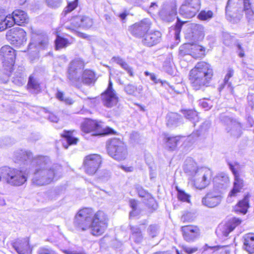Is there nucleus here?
Here are the masks:
<instances>
[{"mask_svg": "<svg viewBox=\"0 0 254 254\" xmlns=\"http://www.w3.org/2000/svg\"><path fill=\"white\" fill-rule=\"evenodd\" d=\"M159 83H161V85L165 87L166 89H168L170 88L172 91H174L175 92L180 93V91L175 89V87L174 85H170L168 82L165 80H160Z\"/></svg>", "mask_w": 254, "mask_h": 254, "instance_id": "obj_62", "label": "nucleus"}, {"mask_svg": "<svg viewBox=\"0 0 254 254\" xmlns=\"http://www.w3.org/2000/svg\"><path fill=\"white\" fill-rule=\"evenodd\" d=\"M112 60L119 64L123 69H124L129 76L133 77L134 72L132 68L123 59L120 57H114Z\"/></svg>", "mask_w": 254, "mask_h": 254, "instance_id": "obj_39", "label": "nucleus"}, {"mask_svg": "<svg viewBox=\"0 0 254 254\" xmlns=\"http://www.w3.org/2000/svg\"><path fill=\"white\" fill-rule=\"evenodd\" d=\"M80 21L79 26L84 29H89L93 25V22L92 19L88 16H82L78 18Z\"/></svg>", "mask_w": 254, "mask_h": 254, "instance_id": "obj_43", "label": "nucleus"}, {"mask_svg": "<svg viewBox=\"0 0 254 254\" xmlns=\"http://www.w3.org/2000/svg\"><path fill=\"white\" fill-rule=\"evenodd\" d=\"M190 46L188 44H185L180 46L179 50V57L183 58L186 55H190Z\"/></svg>", "mask_w": 254, "mask_h": 254, "instance_id": "obj_46", "label": "nucleus"}, {"mask_svg": "<svg viewBox=\"0 0 254 254\" xmlns=\"http://www.w3.org/2000/svg\"><path fill=\"white\" fill-rule=\"evenodd\" d=\"M68 41L67 39L64 38L61 36L58 35L55 40L56 48L59 49L64 48L68 45Z\"/></svg>", "mask_w": 254, "mask_h": 254, "instance_id": "obj_45", "label": "nucleus"}, {"mask_svg": "<svg viewBox=\"0 0 254 254\" xmlns=\"http://www.w3.org/2000/svg\"><path fill=\"white\" fill-rule=\"evenodd\" d=\"M125 90L128 94L134 95L136 92L137 88L134 85L129 84L125 87Z\"/></svg>", "mask_w": 254, "mask_h": 254, "instance_id": "obj_58", "label": "nucleus"}, {"mask_svg": "<svg viewBox=\"0 0 254 254\" xmlns=\"http://www.w3.org/2000/svg\"><path fill=\"white\" fill-rule=\"evenodd\" d=\"M15 156L18 160L22 162L27 161L33 158L32 152L23 150L17 151L15 152Z\"/></svg>", "mask_w": 254, "mask_h": 254, "instance_id": "obj_41", "label": "nucleus"}, {"mask_svg": "<svg viewBox=\"0 0 254 254\" xmlns=\"http://www.w3.org/2000/svg\"><path fill=\"white\" fill-rule=\"evenodd\" d=\"M186 21H181L179 18L177 17V21L175 27V37L176 40L180 38V33L181 32L183 25L186 23Z\"/></svg>", "mask_w": 254, "mask_h": 254, "instance_id": "obj_52", "label": "nucleus"}, {"mask_svg": "<svg viewBox=\"0 0 254 254\" xmlns=\"http://www.w3.org/2000/svg\"><path fill=\"white\" fill-rule=\"evenodd\" d=\"M94 214L93 209L90 208L80 210L74 217V226L78 230H87L89 228Z\"/></svg>", "mask_w": 254, "mask_h": 254, "instance_id": "obj_9", "label": "nucleus"}, {"mask_svg": "<svg viewBox=\"0 0 254 254\" xmlns=\"http://www.w3.org/2000/svg\"><path fill=\"white\" fill-rule=\"evenodd\" d=\"M43 110L45 113L49 114L48 119L52 122L57 123L59 121V118L52 113L50 112L47 109L43 108Z\"/></svg>", "mask_w": 254, "mask_h": 254, "instance_id": "obj_61", "label": "nucleus"}, {"mask_svg": "<svg viewBox=\"0 0 254 254\" xmlns=\"http://www.w3.org/2000/svg\"><path fill=\"white\" fill-rule=\"evenodd\" d=\"M180 140L179 136H169L166 138V145L170 150L175 149Z\"/></svg>", "mask_w": 254, "mask_h": 254, "instance_id": "obj_42", "label": "nucleus"}, {"mask_svg": "<svg viewBox=\"0 0 254 254\" xmlns=\"http://www.w3.org/2000/svg\"><path fill=\"white\" fill-rule=\"evenodd\" d=\"M213 182V189L223 192L228 187L230 181L227 174L220 173L214 178Z\"/></svg>", "mask_w": 254, "mask_h": 254, "instance_id": "obj_22", "label": "nucleus"}, {"mask_svg": "<svg viewBox=\"0 0 254 254\" xmlns=\"http://www.w3.org/2000/svg\"><path fill=\"white\" fill-rule=\"evenodd\" d=\"M181 248L184 252L187 254H192L198 250L196 247H191L187 245L181 246Z\"/></svg>", "mask_w": 254, "mask_h": 254, "instance_id": "obj_57", "label": "nucleus"}, {"mask_svg": "<svg viewBox=\"0 0 254 254\" xmlns=\"http://www.w3.org/2000/svg\"><path fill=\"white\" fill-rule=\"evenodd\" d=\"M82 130L87 133H91L92 136H102L105 134H114L116 131L112 128L107 127L104 130L96 120L87 119L81 126Z\"/></svg>", "mask_w": 254, "mask_h": 254, "instance_id": "obj_7", "label": "nucleus"}, {"mask_svg": "<svg viewBox=\"0 0 254 254\" xmlns=\"http://www.w3.org/2000/svg\"><path fill=\"white\" fill-rule=\"evenodd\" d=\"M6 39L11 44L19 46L26 41V33L19 27L13 28L8 30L6 34Z\"/></svg>", "mask_w": 254, "mask_h": 254, "instance_id": "obj_14", "label": "nucleus"}, {"mask_svg": "<svg viewBox=\"0 0 254 254\" xmlns=\"http://www.w3.org/2000/svg\"><path fill=\"white\" fill-rule=\"evenodd\" d=\"M241 220L238 218H233L225 225L220 226L216 230V233H221L222 235L226 237L229 234L241 223Z\"/></svg>", "mask_w": 254, "mask_h": 254, "instance_id": "obj_21", "label": "nucleus"}, {"mask_svg": "<svg viewBox=\"0 0 254 254\" xmlns=\"http://www.w3.org/2000/svg\"><path fill=\"white\" fill-rule=\"evenodd\" d=\"M79 0H74L67 2V6L64 8V12L65 14L75 9L78 6Z\"/></svg>", "mask_w": 254, "mask_h": 254, "instance_id": "obj_48", "label": "nucleus"}, {"mask_svg": "<svg viewBox=\"0 0 254 254\" xmlns=\"http://www.w3.org/2000/svg\"><path fill=\"white\" fill-rule=\"evenodd\" d=\"M85 65L84 61L81 58H77L72 60L69 64L67 71V78L73 86L79 82Z\"/></svg>", "mask_w": 254, "mask_h": 254, "instance_id": "obj_6", "label": "nucleus"}, {"mask_svg": "<svg viewBox=\"0 0 254 254\" xmlns=\"http://www.w3.org/2000/svg\"><path fill=\"white\" fill-rule=\"evenodd\" d=\"M8 16L0 14V31H3L8 27H11L12 22L7 21Z\"/></svg>", "mask_w": 254, "mask_h": 254, "instance_id": "obj_44", "label": "nucleus"}, {"mask_svg": "<svg viewBox=\"0 0 254 254\" xmlns=\"http://www.w3.org/2000/svg\"><path fill=\"white\" fill-rule=\"evenodd\" d=\"M129 205L132 208V211L129 213L130 217H134L138 215L139 212L137 210V201L134 199L129 200Z\"/></svg>", "mask_w": 254, "mask_h": 254, "instance_id": "obj_53", "label": "nucleus"}, {"mask_svg": "<svg viewBox=\"0 0 254 254\" xmlns=\"http://www.w3.org/2000/svg\"><path fill=\"white\" fill-rule=\"evenodd\" d=\"M244 186L243 180L240 178L239 175H235L234 176L233 187L230 191L229 196L230 197L235 196L238 192L241 191Z\"/></svg>", "mask_w": 254, "mask_h": 254, "instance_id": "obj_32", "label": "nucleus"}, {"mask_svg": "<svg viewBox=\"0 0 254 254\" xmlns=\"http://www.w3.org/2000/svg\"><path fill=\"white\" fill-rule=\"evenodd\" d=\"M28 85L30 88L34 89L36 92V93H38L40 90L39 84L32 76H30L29 77Z\"/></svg>", "mask_w": 254, "mask_h": 254, "instance_id": "obj_51", "label": "nucleus"}, {"mask_svg": "<svg viewBox=\"0 0 254 254\" xmlns=\"http://www.w3.org/2000/svg\"><path fill=\"white\" fill-rule=\"evenodd\" d=\"M150 25L149 19H144L132 26L130 28L131 33L136 37H143L150 28Z\"/></svg>", "mask_w": 254, "mask_h": 254, "instance_id": "obj_19", "label": "nucleus"}, {"mask_svg": "<svg viewBox=\"0 0 254 254\" xmlns=\"http://www.w3.org/2000/svg\"><path fill=\"white\" fill-rule=\"evenodd\" d=\"M102 162L101 156L97 154L86 156L83 165L85 172L89 175H93L97 171Z\"/></svg>", "mask_w": 254, "mask_h": 254, "instance_id": "obj_12", "label": "nucleus"}, {"mask_svg": "<svg viewBox=\"0 0 254 254\" xmlns=\"http://www.w3.org/2000/svg\"><path fill=\"white\" fill-rule=\"evenodd\" d=\"M108 218L106 214L102 211L95 213L91 222L89 228L91 233L95 236L103 234L108 226Z\"/></svg>", "mask_w": 254, "mask_h": 254, "instance_id": "obj_8", "label": "nucleus"}, {"mask_svg": "<svg viewBox=\"0 0 254 254\" xmlns=\"http://www.w3.org/2000/svg\"><path fill=\"white\" fill-rule=\"evenodd\" d=\"M177 192H178V198L179 200L190 202V195L188 193H187L185 191L183 190L179 189L178 187L176 188Z\"/></svg>", "mask_w": 254, "mask_h": 254, "instance_id": "obj_47", "label": "nucleus"}, {"mask_svg": "<svg viewBox=\"0 0 254 254\" xmlns=\"http://www.w3.org/2000/svg\"><path fill=\"white\" fill-rule=\"evenodd\" d=\"M37 254H57L55 251L47 248H41L37 251Z\"/></svg>", "mask_w": 254, "mask_h": 254, "instance_id": "obj_60", "label": "nucleus"}, {"mask_svg": "<svg viewBox=\"0 0 254 254\" xmlns=\"http://www.w3.org/2000/svg\"><path fill=\"white\" fill-rule=\"evenodd\" d=\"M147 232L150 237L154 238L156 237L158 234V227L156 225H151L147 229Z\"/></svg>", "mask_w": 254, "mask_h": 254, "instance_id": "obj_55", "label": "nucleus"}, {"mask_svg": "<svg viewBox=\"0 0 254 254\" xmlns=\"http://www.w3.org/2000/svg\"><path fill=\"white\" fill-rule=\"evenodd\" d=\"M8 17L7 21L8 22H12L11 26H12L14 24H16L18 25H22L28 21V17L26 13L19 9L15 10L12 12V15H9Z\"/></svg>", "mask_w": 254, "mask_h": 254, "instance_id": "obj_23", "label": "nucleus"}, {"mask_svg": "<svg viewBox=\"0 0 254 254\" xmlns=\"http://www.w3.org/2000/svg\"><path fill=\"white\" fill-rule=\"evenodd\" d=\"M167 125L169 127L177 126L182 121L181 116L177 113H170L166 117Z\"/></svg>", "mask_w": 254, "mask_h": 254, "instance_id": "obj_36", "label": "nucleus"}, {"mask_svg": "<svg viewBox=\"0 0 254 254\" xmlns=\"http://www.w3.org/2000/svg\"><path fill=\"white\" fill-rule=\"evenodd\" d=\"M48 5L53 8L59 7L62 2V0H45Z\"/></svg>", "mask_w": 254, "mask_h": 254, "instance_id": "obj_59", "label": "nucleus"}, {"mask_svg": "<svg viewBox=\"0 0 254 254\" xmlns=\"http://www.w3.org/2000/svg\"><path fill=\"white\" fill-rule=\"evenodd\" d=\"M15 51L10 46L5 45L0 49V59L5 69L11 72L15 59Z\"/></svg>", "mask_w": 254, "mask_h": 254, "instance_id": "obj_13", "label": "nucleus"}, {"mask_svg": "<svg viewBox=\"0 0 254 254\" xmlns=\"http://www.w3.org/2000/svg\"><path fill=\"white\" fill-rule=\"evenodd\" d=\"M32 163L35 165L32 182L37 186L50 184L60 176L62 172V166L58 164H52L50 158L46 156L35 157Z\"/></svg>", "mask_w": 254, "mask_h": 254, "instance_id": "obj_1", "label": "nucleus"}, {"mask_svg": "<svg viewBox=\"0 0 254 254\" xmlns=\"http://www.w3.org/2000/svg\"><path fill=\"white\" fill-rule=\"evenodd\" d=\"M48 37L46 34L35 35L32 37V42L29 45L30 49L35 48L37 49H44L48 45Z\"/></svg>", "mask_w": 254, "mask_h": 254, "instance_id": "obj_25", "label": "nucleus"}, {"mask_svg": "<svg viewBox=\"0 0 254 254\" xmlns=\"http://www.w3.org/2000/svg\"><path fill=\"white\" fill-rule=\"evenodd\" d=\"M199 105L205 111L209 110L212 107L211 101L205 99L199 100Z\"/></svg>", "mask_w": 254, "mask_h": 254, "instance_id": "obj_56", "label": "nucleus"}, {"mask_svg": "<svg viewBox=\"0 0 254 254\" xmlns=\"http://www.w3.org/2000/svg\"><path fill=\"white\" fill-rule=\"evenodd\" d=\"M244 248L249 253L254 254V234L249 233L243 237Z\"/></svg>", "mask_w": 254, "mask_h": 254, "instance_id": "obj_31", "label": "nucleus"}, {"mask_svg": "<svg viewBox=\"0 0 254 254\" xmlns=\"http://www.w3.org/2000/svg\"><path fill=\"white\" fill-rule=\"evenodd\" d=\"M234 74V70L233 68L229 67L226 70V73L224 77L223 82L219 87V91H221L224 88H226L228 91L231 93L233 92V87L232 83L229 81L230 78L232 77Z\"/></svg>", "mask_w": 254, "mask_h": 254, "instance_id": "obj_27", "label": "nucleus"}, {"mask_svg": "<svg viewBox=\"0 0 254 254\" xmlns=\"http://www.w3.org/2000/svg\"><path fill=\"white\" fill-rule=\"evenodd\" d=\"M213 16V12L211 10H202L198 14L197 17L201 20H209Z\"/></svg>", "mask_w": 254, "mask_h": 254, "instance_id": "obj_49", "label": "nucleus"}, {"mask_svg": "<svg viewBox=\"0 0 254 254\" xmlns=\"http://www.w3.org/2000/svg\"><path fill=\"white\" fill-rule=\"evenodd\" d=\"M212 176V172L210 169L199 168L193 178L194 186L199 190L205 188L210 183Z\"/></svg>", "mask_w": 254, "mask_h": 254, "instance_id": "obj_11", "label": "nucleus"}, {"mask_svg": "<svg viewBox=\"0 0 254 254\" xmlns=\"http://www.w3.org/2000/svg\"><path fill=\"white\" fill-rule=\"evenodd\" d=\"M225 11L230 21L238 17L237 12L243 11L249 21L254 20V0H228Z\"/></svg>", "mask_w": 254, "mask_h": 254, "instance_id": "obj_3", "label": "nucleus"}, {"mask_svg": "<svg viewBox=\"0 0 254 254\" xmlns=\"http://www.w3.org/2000/svg\"><path fill=\"white\" fill-rule=\"evenodd\" d=\"M161 33L158 31L146 33L143 37L142 42L143 45L151 47L157 44L161 41Z\"/></svg>", "mask_w": 254, "mask_h": 254, "instance_id": "obj_24", "label": "nucleus"}, {"mask_svg": "<svg viewBox=\"0 0 254 254\" xmlns=\"http://www.w3.org/2000/svg\"><path fill=\"white\" fill-rule=\"evenodd\" d=\"M129 229L130 231V239L136 244L141 243L143 239L141 228L138 225H129Z\"/></svg>", "mask_w": 254, "mask_h": 254, "instance_id": "obj_28", "label": "nucleus"}, {"mask_svg": "<svg viewBox=\"0 0 254 254\" xmlns=\"http://www.w3.org/2000/svg\"><path fill=\"white\" fill-rule=\"evenodd\" d=\"M102 99L103 104L108 108L116 105L118 102V97L113 89V84L110 80L106 90L102 94Z\"/></svg>", "mask_w": 254, "mask_h": 254, "instance_id": "obj_16", "label": "nucleus"}, {"mask_svg": "<svg viewBox=\"0 0 254 254\" xmlns=\"http://www.w3.org/2000/svg\"><path fill=\"white\" fill-rule=\"evenodd\" d=\"M13 247L19 254H28L29 246L27 239L16 240L13 243Z\"/></svg>", "mask_w": 254, "mask_h": 254, "instance_id": "obj_29", "label": "nucleus"}, {"mask_svg": "<svg viewBox=\"0 0 254 254\" xmlns=\"http://www.w3.org/2000/svg\"><path fill=\"white\" fill-rule=\"evenodd\" d=\"M210 126V122L208 121H206L200 125L199 129L197 130H196V132H193L192 133L191 135L193 137H205V135L207 134Z\"/></svg>", "mask_w": 254, "mask_h": 254, "instance_id": "obj_37", "label": "nucleus"}, {"mask_svg": "<svg viewBox=\"0 0 254 254\" xmlns=\"http://www.w3.org/2000/svg\"><path fill=\"white\" fill-rule=\"evenodd\" d=\"M108 154L116 160H125L127 155V148L124 142L117 138L108 140L106 142Z\"/></svg>", "mask_w": 254, "mask_h": 254, "instance_id": "obj_5", "label": "nucleus"}, {"mask_svg": "<svg viewBox=\"0 0 254 254\" xmlns=\"http://www.w3.org/2000/svg\"><path fill=\"white\" fill-rule=\"evenodd\" d=\"M182 112L186 119L192 122L193 126H195V123L198 121V116L197 113L192 110H184Z\"/></svg>", "mask_w": 254, "mask_h": 254, "instance_id": "obj_40", "label": "nucleus"}, {"mask_svg": "<svg viewBox=\"0 0 254 254\" xmlns=\"http://www.w3.org/2000/svg\"><path fill=\"white\" fill-rule=\"evenodd\" d=\"M192 37L194 40H199L204 37V27L202 25L192 24L191 26Z\"/></svg>", "mask_w": 254, "mask_h": 254, "instance_id": "obj_35", "label": "nucleus"}, {"mask_svg": "<svg viewBox=\"0 0 254 254\" xmlns=\"http://www.w3.org/2000/svg\"><path fill=\"white\" fill-rule=\"evenodd\" d=\"M213 75L211 66L204 62L198 63L190 72V80L194 90L203 89L209 86Z\"/></svg>", "mask_w": 254, "mask_h": 254, "instance_id": "obj_2", "label": "nucleus"}, {"mask_svg": "<svg viewBox=\"0 0 254 254\" xmlns=\"http://www.w3.org/2000/svg\"><path fill=\"white\" fill-rule=\"evenodd\" d=\"M144 74L146 76H149L150 79L155 84L159 83L161 79H158L155 74L153 73L149 72L147 71L144 72Z\"/></svg>", "mask_w": 254, "mask_h": 254, "instance_id": "obj_63", "label": "nucleus"}, {"mask_svg": "<svg viewBox=\"0 0 254 254\" xmlns=\"http://www.w3.org/2000/svg\"><path fill=\"white\" fill-rule=\"evenodd\" d=\"M250 195L247 194L243 199L240 200L234 207L235 211L239 214H245L249 207V198Z\"/></svg>", "mask_w": 254, "mask_h": 254, "instance_id": "obj_30", "label": "nucleus"}, {"mask_svg": "<svg viewBox=\"0 0 254 254\" xmlns=\"http://www.w3.org/2000/svg\"><path fill=\"white\" fill-rule=\"evenodd\" d=\"M197 168L196 163L191 159H188L186 160L184 167V172L190 176L193 177L197 173Z\"/></svg>", "mask_w": 254, "mask_h": 254, "instance_id": "obj_33", "label": "nucleus"}, {"mask_svg": "<svg viewBox=\"0 0 254 254\" xmlns=\"http://www.w3.org/2000/svg\"><path fill=\"white\" fill-rule=\"evenodd\" d=\"M63 137L66 140V143H63L64 147L67 149L68 145L76 144L78 141V139L72 135V131L69 130H64L62 134Z\"/></svg>", "mask_w": 254, "mask_h": 254, "instance_id": "obj_38", "label": "nucleus"}, {"mask_svg": "<svg viewBox=\"0 0 254 254\" xmlns=\"http://www.w3.org/2000/svg\"><path fill=\"white\" fill-rule=\"evenodd\" d=\"M17 79L14 78L13 82L18 85L22 84L23 80L24 79V74L22 73H20L19 76H17Z\"/></svg>", "mask_w": 254, "mask_h": 254, "instance_id": "obj_64", "label": "nucleus"}, {"mask_svg": "<svg viewBox=\"0 0 254 254\" xmlns=\"http://www.w3.org/2000/svg\"><path fill=\"white\" fill-rule=\"evenodd\" d=\"M182 4L192 7V8L197 9V10H199L200 8V0H185Z\"/></svg>", "mask_w": 254, "mask_h": 254, "instance_id": "obj_50", "label": "nucleus"}, {"mask_svg": "<svg viewBox=\"0 0 254 254\" xmlns=\"http://www.w3.org/2000/svg\"><path fill=\"white\" fill-rule=\"evenodd\" d=\"M96 79L97 78L94 71L89 69H85L79 77V82L74 84V86L76 88H80L82 86V84L88 86L93 85Z\"/></svg>", "mask_w": 254, "mask_h": 254, "instance_id": "obj_20", "label": "nucleus"}, {"mask_svg": "<svg viewBox=\"0 0 254 254\" xmlns=\"http://www.w3.org/2000/svg\"><path fill=\"white\" fill-rule=\"evenodd\" d=\"M111 177V173L110 171L104 169L100 171L99 175V178L102 181L105 182L108 181Z\"/></svg>", "mask_w": 254, "mask_h": 254, "instance_id": "obj_54", "label": "nucleus"}, {"mask_svg": "<svg viewBox=\"0 0 254 254\" xmlns=\"http://www.w3.org/2000/svg\"><path fill=\"white\" fill-rule=\"evenodd\" d=\"M219 119L222 123L226 125V130L230 135L235 138L241 136L242 133V126L237 120L227 116L224 114L220 115Z\"/></svg>", "mask_w": 254, "mask_h": 254, "instance_id": "obj_10", "label": "nucleus"}, {"mask_svg": "<svg viewBox=\"0 0 254 254\" xmlns=\"http://www.w3.org/2000/svg\"><path fill=\"white\" fill-rule=\"evenodd\" d=\"M161 19L166 22H171L175 18L177 14L176 5L174 2L163 4L160 12Z\"/></svg>", "mask_w": 254, "mask_h": 254, "instance_id": "obj_17", "label": "nucleus"}, {"mask_svg": "<svg viewBox=\"0 0 254 254\" xmlns=\"http://www.w3.org/2000/svg\"><path fill=\"white\" fill-rule=\"evenodd\" d=\"M135 190L140 197H144L147 199L148 202H146L147 205L151 207L154 209H156L157 204L155 200L149 193L139 185L135 186Z\"/></svg>", "mask_w": 254, "mask_h": 254, "instance_id": "obj_26", "label": "nucleus"}, {"mask_svg": "<svg viewBox=\"0 0 254 254\" xmlns=\"http://www.w3.org/2000/svg\"><path fill=\"white\" fill-rule=\"evenodd\" d=\"M27 178L22 171L3 167L0 168V181L13 186H20L27 181Z\"/></svg>", "mask_w": 254, "mask_h": 254, "instance_id": "obj_4", "label": "nucleus"}, {"mask_svg": "<svg viewBox=\"0 0 254 254\" xmlns=\"http://www.w3.org/2000/svg\"><path fill=\"white\" fill-rule=\"evenodd\" d=\"M223 192L220 190H210L202 199V203L210 208H213L218 205L221 202Z\"/></svg>", "mask_w": 254, "mask_h": 254, "instance_id": "obj_15", "label": "nucleus"}, {"mask_svg": "<svg viewBox=\"0 0 254 254\" xmlns=\"http://www.w3.org/2000/svg\"><path fill=\"white\" fill-rule=\"evenodd\" d=\"M198 11L192 7L182 4L179 9V13L183 17L191 18L194 17Z\"/></svg>", "mask_w": 254, "mask_h": 254, "instance_id": "obj_34", "label": "nucleus"}, {"mask_svg": "<svg viewBox=\"0 0 254 254\" xmlns=\"http://www.w3.org/2000/svg\"><path fill=\"white\" fill-rule=\"evenodd\" d=\"M181 231L184 239L187 242H193L199 238L200 230L194 225L182 226Z\"/></svg>", "mask_w": 254, "mask_h": 254, "instance_id": "obj_18", "label": "nucleus"}]
</instances>
